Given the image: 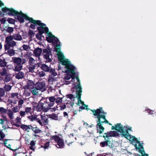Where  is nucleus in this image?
I'll return each instance as SVG.
<instances>
[{
    "mask_svg": "<svg viewBox=\"0 0 156 156\" xmlns=\"http://www.w3.org/2000/svg\"><path fill=\"white\" fill-rule=\"evenodd\" d=\"M93 112V115L97 117L98 120H96L97 124L96 128L97 133L101 134L103 132L105 128L102 126V125L104 123H109V122L106 118L105 115L107 113L105 112L103 110L102 107H100L99 108L96 110H90Z\"/></svg>",
    "mask_w": 156,
    "mask_h": 156,
    "instance_id": "obj_1",
    "label": "nucleus"
},
{
    "mask_svg": "<svg viewBox=\"0 0 156 156\" xmlns=\"http://www.w3.org/2000/svg\"><path fill=\"white\" fill-rule=\"evenodd\" d=\"M55 98L54 96L42 97L36 107L37 111L46 112L51 109L55 104Z\"/></svg>",
    "mask_w": 156,
    "mask_h": 156,
    "instance_id": "obj_2",
    "label": "nucleus"
},
{
    "mask_svg": "<svg viewBox=\"0 0 156 156\" xmlns=\"http://www.w3.org/2000/svg\"><path fill=\"white\" fill-rule=\"evenodd\" d=\"M58 61L61 63V64L65 66L66 69H67L65 71L66 73H71L70 75H67L64 77L65 80H69L71 78L72 79L75 78L76 73L75 72V67L72 65L68 59H64L63 55L62 53L58 54Z\"/></svg>",
    "mask_w": 156,
    "mask_h": 156,
    "instance_id": "obj_3",
    "label": "nucleus"
},
{
    "mask_svg": "<svg viewBox=\"0 0 156 156\" xmlns=\"http://www.w3.org/2000/svg\"><path fill=\"white\" fill-rule=\"evenodd\" d=\"M124 136L125 138L129 140L130 141H131V144H132L134 145L136 149L139 151V152L142 154V156H145V155L147 156L148 155V154H143V151L145 153L144 151H143V146L141 144L140 142L137 140V138L135 136H132L129 134V135L124 134Z\"/></svg>",
    "mask_w": 156,
    "mask_h": 156,
    "instance_id": "obj_4",
    "label": "nucleus"
},
{
    "mask_svg": "<svg viewBox=\"0 0 156 156\" xmlns=\"http://www.w3.org/2000/svg\"><path fill=\"white\" fill-rule=\"evenodd\" d=\"M39 27H37V30H38V33L36 34V38L38 40H41L42 37L44 38V37L42 35L44 33H47L48 32V28L45 27L46 24L44 23L40 22L38 24H37Z\"/></svg>",
    "mask_w": 156,
    "mask_h": 156,
    "instance_id": "obj_5",
    "label": "nucleus"
},
{
    "mask_svg": "<svg viewBox=\"0 0 156 156\" xmlns=\"http://www.w3.org/2000/svg\"><path fill=\"white\" fill-rule=\"evenodd\" d=\"M125 128V126L124 127H123L121 123H118L115 125V127L112 126V127L111 129L112 130L115 129L116 130L117 132L121 133V135L122 136L124 137V134H129L127 130H126V131H124L123 129Z\"/></svg>",
    "mask_w": 156,
    "mask_h": 156,
    "instance_id": "obj_6",
    "label": "nucleus"
},
{
    "mask_svg": "<svg viewBox=\"0 0 156 156\" xmlns=\"http://www.w3.org/2000/svg\"><path fill=\"white\" fill-rule=\"evenodd\" d=\"M51 52V49L49 48H44L43 49L42 54L44 58L46 60V62H48L52 61V59L49 58Z\"/></svg>",
    "mask_w": 156,
    "mask_h": 156,
    "instance_id": "obj_7",
    "label": "nucleus"
},
{
    "mask_svg": "<svg viewBox=\"0 0 156 156\" xmlns=\"http://www.w3.org/2000/svg\"><path fill=\"white\" fill-rule=\"evenodd\" d=\"M82 92V90H81V89H80V90L78 91H76V97L77 98L78 102L77 103V105H79V104H81L82 105H83L85 106V107H86V109L87 110H88L89 109H88L87 107L88 106L85 104L84 103V102L82 101L81 99V93Z\"/></svg>",
    "mask_w": 156,
    "mask_h": 156,
    "instance_id": "obj_8",
    "label": "nucleus"
},
{
    "mask_svg": "<svg viewBox=\"0 0 156 156\" xmlns=\"http://www.w3.org/2000/svg\"><path fill=\"white\" fill-rule=\"evenodd\" d=\"M48 34V37H46L47 41L50 43H53L54 41L57 42V41H59L58 39L54 35H53L51 33L49 32L48 29V32L47 33H46Z\"/></svg>",
    "mask_w": 156,
    "mask_h": 156,
    "instance_id": "obj_9",
    "label": "nucleus"
},
{
    "mask_svg": "<svg viewBox=\"0 0 156 156\" xmlns=\"http://www.w3.org/2000/svg\"><path fill=\"white\" fill-rule=\"evenodd\" d=\"M119 136V134L116 131H110L109 132H107V133H105L102 136L104 138L108 139H110L109 137H116Z\"/></svg>",
    "mask_w": 156,
    "mask_h": 156,
    "instance_id": "obj_10",
    "label": "nucleus"
},
{
    "mask_svg": "<svg viewBox=\"0 0 156 156\" xmlns=\"http://www.w3.org/2000/svg\"><path fill=\"white\" fill-rule=\"evenodd\" d=\"M105 141L101 142L100 144V146L101 147L108 146L110 148H112L114 147V145L111 143L110 140L106 138H104Z\"/></svg>",
    "mask_w": 156,
    "mask_h": 156,
    "instance_id": "obj_11",
    "label": "nucleus"
},
{
    "mask_svg": "<svg viewBox=\"0 0 156 156\" xmlns=\"http://www.w3.org/2000/svg\"><path fill=\"white\" fill-rule=\"evenodd\" d=\"M12 59L14 64H23L27 61V60L25 58H23L22 59L20 57H13L12 58Z\"/></svg>",
    "mask_w": 156,
    "mask_h": 156,
    "instance_id": "obj_12",
    "label": "nucleus"
},
{
    "mask_svg": "<svg viewBox=\"0 0 156 156\" xmlns=\"http://www.w3.org/2000/svg\"><path fill=\"white\" fill-rule=\"evenodd\" d=\"M5 53L10 55V37H7L5 39Z\"/></svg>",
    "mask_w": 156,
    "mask_h": 156,
    "instance_id": "obj_13",
    "label": "nucleus"
},
{
    "mask_svg": "<svg viewBox=\"0 0 156 156\" xmlns=\"http://www.w3.org/2000/svg\"><path fill=\"white\" fill-rule=\"evenodd\" d=\"M23 18L24 19H25L26 20L29 21L31 23L36 25H37V24H38L41 22L40 20H34L32 18L29 17L27 15L24 13Z\"/></svg>",
    "mask_w": 156,
    "mask_h": 156,
    "instance_id": "obj_14",
    "label": "nucleus"
},
{
    "mask_svg": "<svg viewBox=\"0 0 156 156\" xmlns=\"http://www.w3.org/2000/svg\"><path fill=\"white\" fill-rule=\"evenodd\" d=\"M35 86L38 90L43 91L45 90V83L43 82H38L36 83Z\"/></svg>",
    "mask_w": 156,
    "mask_h": 156,
    "instance_id": "obj_15",
    "label": "nucleus"
},
{
    "mask_svg": "<svg viewBox=\"0 0 156 156\" xmlns=\"http://www.w3.org/2000/svg\"><path fill=\"white\" fill-rule=\"evenodd\" d=\"M6 15H10V9L6 7L2 8V10L0 11V17Z\"/></svg>",
    "mask_w": 156,
    "mask_h": 156,
    "instance_id": "obj_16",
    "label": "nucleus"
},
{
    "mask_svg": "<svg viewBox=\"0 0 156 156\" xmlns=\"http://www.w3.org/2000/svg\"><path fill=\"white\" fill-rule=\"evenodd\" d=\"M58 42H59V41H57V42H55V41H54L53 43H52L54 45L56 46L55 47V51L58 53L57 55L58 57V54L60 53H62L63 55V54L61 52H60L61 50V45L60 43H58Z\"/></svg>",
    "mask_w": 156,
    "mask_h": 156,
    "instance_id": "obj_17",
    "label": "nucleus"
},
{
    "mask_svg": "<svg viewBox=\"0 0 156 156\" xmlns=\"http://www.w3.org/2000/svg\"><path fill=\"white\" fill-rule=\"evenodd\" d=\"M34 84L33 81L31 80H29L27 82V85L24 87V89H31L34 87Z\"/></svg>",
    "mask_w": 156,
    "mask_h": 156,
    "instance_id": "obj_18",
    "label": "nucleus"
},
{
    "mask_svg": "<svg viewBox=\"0 0 156 156\" xmlns=\"http://www.w3.org/2000/svg\"><path fill=\"white\" fill-rule=\"evenodd\" d=\"M16 16V19L21 23H23L24 22V20L23 18L24 13L21 11H20V13Z\"/></svg>",
    "mask_w": 156,
    "mask_h": 156,
    "instance_id": "obj_19",
    "label": "nucleus"
},
{
    "mask_svg": "<svg viewBox=\"0 0 156 156\" xmlns=\"http://www.w3.org/2000/svg\"><path fill=\"white\" fill-rule=\"evenodd\" d=\"M75 78L76 79L78 83L77 85H75L74 87L72 88V89L75 88L76 90V92L77 91L79 90L80 89H81V90H82V88L80 84V82L79 78L77 76H75Z\"/></svg>",
    "mask_w": 156,
    "mask_h": 156,
    "instance_id": "obj_20",
    "label": "nucleus"
},
{
    "mask_svg": "<svg viewBox=\"0 0 156 156\" xmlns=\"http://www.w3.org/2000/svg\"><path fill=\"white\" fill-rule=\"evenodd\" d=\"M42 52V49L41 48H37L34 49L33 51L34 54L35 56L36 57H39L41 55Z\"/></svg>",
    "mask_w": 156,
    "mask_h": 156,
    "instance_id": "obj_21",
    "label": "nucleus"
},
{
    "mask_svg": "<svg viewBox=\"0 0 156 156\" xmlns=\"http://www.w3.org/2000/svg\"><path fill=\"white\" fill-rule=\"evenodd\" d=\"M50 66V65L49 66L47 65L44 63L41 64V68L42 70L45 72H48L50 71L49 69Z\"/></svg>",
    "mask_w": 156,
    "mask_h": 156,
    "instance_id": "obj_22",
    "label": "nucleus"
},
{
    "mask_svg": "<svg viewBox=\"0 0 156 156\" xmlns=\"http://www.w3.org/2000/svg\"><path fill=\"white\" fill-rule=\"evenodd\" d=\"M41 121L44 125H47L48 123V118L45 115H41Z\"/></svg>",
    "mask_w": 156,
    "mask_h": 156,
    "instance_id": "obj_23",
    "label": "nucleus"
},
{
    "mask_svg": "<svg viewBox=\"0 0 156 156\" xmlns=\"http://www.w3.org/2000/svg\"><path fill=\"white\" fill-rule=\"evenodd\" d=\"M23 65L22 64H14L15 66L14 70L15 71H20L22 69Z\"/></svg>",
    "mask_w": 156,
    "mask_h": 156,
    "instance_id": "obj_24",
    "label": "nucleus"
},
{
    "mask_svg": "<svg viewBox=\"0 0 156 156\" xmlns=\"http://www.w3.org/2000/svg\"><path fill=\"white\" fill-rule=\"evenodd\" d=\"M54 97H55V103H56L58 105H60L62 102L63 98L59 97L57 96H55Z\"/></svg>",
    "mask_w": 156,
    "mask_h": 156,
    "instance_id": "obj_25",
    "label": "nucleus"
},
{
    "mask_svg": "<svg viewBox=\"0 0 156 156\" xmlns=\"http://www.w3.org/2000/svg\"><path fill=\"white\" fill-rule=\"evenodd\" d=\"M20 12L14 10L12 8H10V16H16Z\"/></svg>",
    "mask_w": 156,
    "mask_h": 156,
    "instance_id": "obj_26",
    "label": "nucleus"
},
{
    "mask_svg": "<svg viewBox=\"0 0 156 156\" xmlns=\"http://www.w3.org/2000/svg\"><path fill=\"white\" fill-rule=\"evenodd\" d=\"M30 91L34 95H37L38 94V90L35 87L30 89Z\"/></svg>",
    "mask_w": 156,
    "mask_h": 156,
    "instance_id": "obj_27",
    "label": "nucleus"
},
{
    "mask_svg": "<svg viewBox=\"0 0 156 156\" xmlns=\"http://www.w3.org/2000/svg\"><path fill=\"white\" fill-rule=\"evenodd\" d=\"M57 142L58 145L59 146V148H62L64 147V141L62 139H61Z\"/></svg>",
    "mask_w": 156,
    "mask_h": 156,
    "instance_id": "obj_28",
    "label": "nucleus"
},
{
    "mask_svg": "<svg viewBox=\"0 0 156 156\" xmlns=\"http://www.w3.org/2000/svg\"><path fill=\"white\" fill-rule=\"evenodd\" d=\"M31 125L28 126L27 125L22 124L20 126V127L24 131H27L28 129H30V127Z\"/></svg>",
    "mask_w": 156,
    "mask_h": 156,
    "instance_id": "obj_29",
    "label": "nucleus"
},
{
    "mask_svg": "<svg viewBox=\"0 0 156 156\" xmlns=\"http://www.w3.org/2000/svg\"><path fill=\"white\" fill-rule=\"evenodd\" d=\"M30 129H31L35 133H39L41 132V130L39 129L37 127H34L31 126Z\"/></svg>",
    "mask_w": 156,
    "mask_h": 156,
    "instance_id": "obj_30",
    "label": "nucleus"
},
{
    "mask_svg": "<svg viewBox=\"0 0 156 156\" xmlns=\"http://www.w3.org/2000/svg\"><path fill=\"white\" fill-rule=\"evenodd\" d=\"M24 73L21 72H19L17 73L16 76V78L18 79L22 78L24 77Z\"/></svg>",
    "mask_w": 156,
    "mask_h": 156,
    "instance_id": "obj_31",
    "label": "nucleus"
},
{
    "mask_svg": "<svg viewBox=\"0 0 156 156\" xmlns=\"http://www.w3.org/2000/svg\"><path fill=\"white\" fill-rule=\"evenodd\" d=\"M49 142H46L44 143V145L41 146V147L43 148L44 150L46 149H48L49 146Z\"/></svg>",
    "mask_w": 156,
    "mask_h": 156,
    "instance_id": "obj_32",
    "label": "nucleus"
},
{
    "mask_svg": "<svg viewBox=\"0 0 156 156\" xmlns=\"http://www.w3.org/2000/svg\"><path fill=\"white\" fill-rule=\"evenodd\" d=\"M14 39L17 40H21L22 39L21 36L18 34H15L13 36Z\"/></svg>",
    "mask_w": 156,
    "mask_h": 156,
    "instance_id": "obj_33",
    "label": "nucleus"
},
{
    "mask_svg": "<svg viewBox=\"0 0 156 156\" xmlns=\"http://www.w3.org/2000/svg\"><path fill=\"white\" fill-rule=\"evenodd\" d=\"M2 70L1 69L0 70V75L2 76L6 75L7 74L6 70L4 68H2Z\"/></svg>",
    "mask_w": 156,
    "mask_h": 156,
    "instance_id": "obj_34",
    "label": "nucleus"
},
{
    "mask_svg": "<svg viewBox=\"0 0 156 156\" xmlns=\"http://www.w3.org/2000/svg\"><path fill=\"white\" fill-rule=\"evenodd\" d=\"M49 70L50 71H49L48 72H49L52 75L54 76H55L57 75V73L55 72L54 69H53V68L50 67Z\"/></svg>",
    "mask_w": 156,
    "mask_h": 156,
    "instance_id": "obj_35",
    "label": "nucleus"
},
{
    "mask_svg": "<svg viewBox=\"0 0 156 156\" xmlns=\"http://www.w3.org/2000/svg\"><path fill=\"white\" fill-rule=\"evenodd\" d=\"M61 138L57 135H54L52 136L51 138L52 140H54L55 141L57 142Z\"/></svg>",
    "mask_w": 156,
    "mask_h": 156,
    "instance_id": "obj_36",
    "label": "nucleus"
},
{
    "mask_svg": "<svg viewBox=\"0 0 156 156\" xmlns=\"http://www.w3.org/2000/svg\"><path fill=\"white\" fill-rule=\"evenodd\" d=\"M35 69V67L34 65H29L28 67V69L29 70V71L32 73H33L34 72V70Z\"/></svg>",
    "mask_w": 156,
    "mask_h": 156,
    "instance_id": "obj_37",
    "label": "nucleus"
},
{
    "mask_svg": "<svg viewBox=\"0 0 156 156\" xmlns=\"http://www.w3.org/2000/svg\"><path fill=\"white\" fill-rule=\"evenodd\" d=\"M13 39L12 36L10 35V47H13L16 45V42L14 41H11Z\"/></svg>",
    "mask_w": 156,
    "mask_h": 156,
    "instance_id": "obj_38",
    "label": "nucleus"
},
{
    "mask_svg": "<svg viewBox=\"0 0 156 156\" xmlns=\"http://www.w3.org/2000/svg\"><path fill=\"white\" fill-rule=\"evenodd\" d=\"M34 34L35 33L32 30L30 29L29 30L28 32V35L30 36V37L32 38L33 37H34Z\"/></svg>",
    "mask_w": 156,
    "mask_h": 156,
    "instance_id": "obj_39",
    "label": "nucleus"
},
{
    "mask_svg": "<svg viewBox=\"0 0 156 156\" xmlns=\"http://www.w3.org/2000/svg\"><path fill=\"white\" fill-rule=\"evenodd\" d=\"M34 59L33 58L30 57L29 61V65H34Z\"/></svg>",
    "mask_w": 156,
    "mask_h": 156,
    "instance_id": "obj_40",
    "label": "nucleus"
},
{
    "mask_svg": "<svg viewBox=\"0 0 156 156\" xmlns=\"http://www.w3.org/2000/svg\"><path fill=\"white\" fill-rule=\"evenodd\" d=\"M19 109L17 107V106H16V107H13L12 108V113H16V112H19Z\"/></svg>",
    "mask_w": 156,
    "mask_h": 156,
    "instance_id": "obj_41",
    "label": "nucleus"
},
{
    "mask_svg": "<svg viewBox=\"0 0 156 156\" xmlns=\"http://www.w3.org/2000/svg\"><path fill=\"white\" fill-rule=\"evenodd\" d=\"M29 47V45L24 44L22 46L23 49H20V50L21 51H23V50H25L27 51L28 50V48Z\"/></svg>",
    "mask_w": 156,
    "mask_h": 156,
    "instance_id": "obj_42",
    "label": "nucleus"
},
{
    "mask_svg": "<svg viewBox=\"0 0 156 156\" xmlns=\"http://www.w3.org/2000/svg\"><path fill=\"white\" fill-rule=\"evenodd\" d=\"M28 118L31 121H33L36 120L37 119V117L35 116H34L33 115H31L28 117Z\"/></svg>",
    "mask_w": 156,
    "mask_h": 156,
    "instance_id": "obj_43",
    "label": "nucleus"
},
{
    "mask_svg": "<svg viewBox=\"0 0 156 156\" xmlns=\"http://www.w3.org/2000/svg\"><path fill=\"white\" fill-rule=\"evenodd\" d=\"M18 93H12L11 94V98H18Z\"/></svg>",
    "mask_w": 156,
    "mask_h": 156,
    "instance_id": "obj_44",
    "label": "nucleus"
},
{
    "mask_svg": "<svg viewBox=\"0 0 156 156\" xmlns=\"http://www.w3.org/2000/svg\"><path fill=\"white\" fill-rule=\"evenodd\" d=\"M7 110L3 107L0 108V113L1 114H5L6 113Z\"/></svg>",
    "mask_w": 156,
    "mask_h": 156,
    "instance_id": "obj_45",
    "label": "nucleus"
},
{
    "mask_svg": "<svg viewBox=\"0 0 156 156\" xmlns=\"http://www.w3.org/2000/svg\"><path fill=\"white\" fill-rule=\"evenodd\" d=\"M5 94V92L4 89L0 88V97L3 96Z\"/></svg>",
    "mask_w": 156,
    "mask_h": 156,
    "instance_id": "obj_46",
    "label": "nucleus"
},
{
    "mask_svg": "<svg viewBox=\"0 0 156 156\" xmlns=\"http://www.w3.org/2000/svg\"><path fill=\"white\" fill-rule=\"evenodd\" d=\"M5 82H8L10 81V76L9 75H6V76L4 79Z\"/></svg>",
    "mask_w": 156,
    "mask_h": 156,
    "instance_id": "obj_47",
    "label": "nucleus"
},
{
    "mask_svg": "<svg viewBox=\"0 0 156 156\" xmlns=\"http://www.w3.org/2000/svg\"><path fill=\"white\" fill-rule=\"evenodd\" d=\"M15 121L17 123H20L21 121V118L20 116L17 117Z\"/></svg>",
    "mask_w": 156,
    "mask_h": 156,
    "instance_id": "obj_48",
    "label": "nucleus"
},
{
    "mask_svg": "<svg viewBox=\"0 0 156 156\" xmlns=\"http://www.w3.org/2000/svg\"><path fill=\"white\" fill-rule=\"evenodd\" d=\"M50 118L56 120L58 119V117L55 114H52L51 115Z\"/></svg>",
    "mask_w": 156,
    "mask_h": 156,
    "instance_id": "obj_49",
    "label": "nucleus"
},
{
    "mask_svg": "<svg viewBox=\"0 0 156 156\" xmlns=\"http://www.w3.org/2000/svg\"><path fill=\"white\" fill-rule=\"evenodd\" d=\"M31 110V107H26L25 108V112L27 113L30 112Z\"/></svg>",
    "mask_w": 156,
    "mask_h": 156,
    "instance_id": "obj_50",
    "label": "nucleus"
},
{
    "mask_svg": "<svg viewBox=\"0 0 156 156\" xmlns=\"http://www.w3.org/2000/svg\"><path fill=\"white\" fill-rule=\"evenodd\" d=\"M146 111H147V112L149 113V114L152 115L154 114V111L153 110H151L149 108L146 109Z\"/></svg>",
    "mask_w": 156,
    "mask_h": 156,
    "instance_id": "obj_51",
    "label": "nucleus"
},
{
    "mask_svg": "<svg viewBox=\"0 0 156 156\" xmlns=\"http://www.w3.org/2000/svg\"><path fill=\"white\" fill-rule=\"evenodd\" d=\"M60 110H62L66 108V105L64 104H62L60 106Z\"/></svg>",
    "mask_w": 156,
    "mask_h": 156,
    "instance_id": "obj_52",
    "label": "nucleus"
},
{
    "mask_svg": "<svg viewBox=\"0 0 156 156\" xmlns=\"http://www.w3.org/2000/svg\"><path fill=\"white\" fill-rule=\"evenodd\" d=\"M67 98H69L70 99H72L73 98V95L72 94H69L66 95Z\"/></svg>",
    "mask_w": 156,
    "mask_h": 156,
    "instance_id": "obj_53",
    "label": "nucleus"
},
{
    "mask_svg": "<svg viewBox=\"0 0 156 156\" xmlns=\"http://www.w3.org/2000/svg\"><path fill=\"white\" fill-rule=\"evenodd\" d=\"M4 88L5 91H7L10 90V85H6L4 87Z\"/></svg>",
    "mask_w": 156,
    "mask_h": 156,
    "instance_id": "obj_54",
    "label": "nucleus"
},
{
    "mask_svg": "<svg viewBox=\"0 0 156 156\" xmlns=\"http://www.w3.org/2000/svg\"><path fill=\"white\" fill-rule=\"evenodd\" d=\"M41 64L39 63H37V64H35L34 65V66L35 67V68H36L37 69L38 67H41Z\"/></svg>",
    "mask_w": 156,
    "mask_h": 156,
    "instance_id": "obj_55",
    "label": "nucleus"
},
{
    "mask_svg": "<svg viewBox=\"0 0 156 156\" xmlns=\"http://www.w3.org/2000/svg\"><path fill=\"white\" fill-rule=\"evenodd\" d=\"M10 122H11V123L12 124L16 126L17 127H20L21 126H20L19 124H17L16 123H14L13 121H11Z\"/></svg>",
    "mask_w": 156,
    "mask_h": 156,
    "instance_id": "obj_56",
    "label": "nucleus"
},
{
    "mask_svg": "<svg viewBox=\"0 0 156 156\" xmlns=\"http://www.w3.org/2000/svg\"><path fill=\"white\" fill-rule=\"evenodd\" d=\"M15 54V50L13 49H10V56L14 55Z\"/></svg>",
    "mask_w": 156,
    "mask_h": 156,
    "instance_id": "obj_57",
    "label": "nucleus"
},
{
    "mask_svg": "<svg viewBox=\"0 0 156 156\" xmlns=\"http://www.w3.org/2000/svg\"><path fill=\"white\" fill-rule=\"evenodd\" d=\"M37 122L39 123V124L41 126H43V123L41 121V120L40 119H39V118H37V119L36 120Z\"/></svg>",
    "mask_w": 156,
    "mask_h": 156,
    "instance_id": "obj_58",
    "label": "nucleus"
},
{
    "mask_svg": "<svg viewBox=\"0 0 156 156\" xmlns=\"http://www.w3.org/2000/svg\"><path fill=\"white\" fill-rule=\"evenodd\" d=\"M24 102V101L22 99H20V100L19 101H18V105H22Z\"/></svg>",
    "mask_w": 156,
    "mask_h": 156,
    "instance_id": "obj_59",
    "label": "nucleus"
},
{
    "mask_svg": "<svg viewBox=\"0 0 156 156\" xmlns=\"http://www.w3.org/2000/svg\"><path fill=\"white\" fill-rule=\"evenodd\" d=\"M25 111H20V114L21 116L23 117L25 115Z\"/></svg>",
    "mask_w": 156,
    "mask_h": 156,
    "instance_id": "obj_60",
    "label": "nucleus"
},
{
    "mask_svg": "<svg viewBox=\"0 0 156 156\" xmlns=\"http://www.w3.org/2000/svg\"><path fill=\"white\" fill-rule=\"evenodd\" d=\"M78 111V110H73V115L74 116L75 115H76L77 114Z\"/></svg>",
    "mask_w": 156,
    "mask_h": 156,
    "instance_id": "obj_61",
    "label": "nucleus"
},
{
    "mask_svg": "<svg viewBox=\"0 0 156 156\" xmlns=\"http://www.w3.org/2000/svg\"><path fill=\"white\" fill-rule=\"evenodd\" d=\"M0 136L2 139L3 138L5 137V135L1 130H0Z\"/></svg>",
    "mask_w": 156,
    "mask_h": 156,
    "instance_id": "obj_62",
    "label": "nucleus"
},
{
    "mask_svg": "<svg viewBox=\"0 0 156 156\" xmlns=\"http://www.w3.org/2000/svg\"><path fill=\"white\" fill-rule=\"evenodd\" d=\"M35 25L34 24H31L30 26V28L33 29H35Z\"/></svg>",
    "mask_w": 156,
    "mask_h": 156,
    "instance_id": "obj_63",
    "label": "nucleus"
},
{
    "mask_svg": "<svg viewBox=\"0 0 156 156\" xmlns=\"http://www.w3.org/2000/svg\"><path fill=\"white\" fill-rule=\"evenodd\" d=\"M16 21L15 19L10 18V24H14Z\"/></svg>",
    "mask_w": 156,
    "mask_h": 156,
    "instance_id": "obj_64",
    "label": "nucleus"
}]
</instances>
